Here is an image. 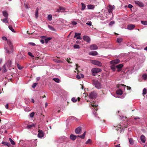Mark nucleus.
<instances>
[{
  "mask_svg": "<svg viewBox=\"0 0 147 147\" xmlns=\"http://www.w3.org/2000/svg\"><path fill=\"white\" fill-rule=\"evenodd\" d=\"M86 132V131H85L82 135L78 136H76L73 134H71L70 136V138L71 140H75L77 138V137H79L82 139H84V138Z\"/></svg>",
  "mask_w": 147,
  "mask_h": 147,
  "instance_id": "nucleus-1",
  "label": "nucleus"
},
{
  "mask_svg": "<svg viewBox=\"0 0 147 147\" xmlns=\"http://www.w3.org/2000/svg\"><path fill=\"white\" fill-rule=\"evenodd\" d=\"M102 70L100 68H93L91 69L92 75L93 76L95 75V74L100 72Z\"/></svg>",
  "mask_w": 147,
  "mask_h": 147,
  "instance_id": "nucleus-2",
  "label": "nucleus"
},
{
  "mask_svg": "<svg viewBox=\"0 0 147 147\" xmlns=\"http://www.w3.org/2000/svg\"><path fill=\"white\" fill-rule=\"evenodd\" d=\"M2 39L3 40H7V43L9 45L10 49L12 51L13 49V46L11 41L10 40H7V38L5 36L2 37Z\"/></svg>",
  "mask_w": 147,
  "mask_h": 147,
  "instance_id": "nucleus-3",
  "label": "nucleus"
},
{
  "mask_svg": "<svg viewBox=\"0 0 147 147\" xmlns=\"http://www.w3.org/2000/svg\"><path fill=\"white\" fill-rule=\"evenodd\" d=\"M91 63L95 65H97L99 67H101L102 64L100 62L97 60H92Z\"/></svg>",
  "mask_w": 147,
  "mask_h": 147,
  "instance_id": "nucleus-4",
  "label": "nucleus"
},
{
  "mask_svg": "<svg viewBox=\"0 0 147 147\" xmlns=\"http://www.w3.org/2000/svg\"><path fill=\"white\" fill-rule=\"evenodd\" d=\"M97 96V94L94 92H92L89 93V97L90 98H95Z\"/></svg>",
  "mask_w": 147,
  "mask_h": 147,
  "instance_id": "nucleus-5",
  "label": "nucleus"
},
{
  "mask_svg": "<svg viewBox=\"0 0 147 147\" xmlns=\"http://www.w3.org/2000/svg\"><path fill=\"white\" fill-rule=\"evenodd\" d=\"M94 84L95 87L98 89H100L101 88L102 86L101 84L98 81H95L94 82Z\"/></svg>",
  "mask_w": 147,
  "mask_h": 147,
  "instance_id": "nucleus-6",
  "label": "nucleus"
},
{
  "mask_svg": "<svg viewBox=\"0 0 147 147\" xmlns=\"http://www.w3.org/2000/svg\"><path fill=\"white\" fill-rule=\"evenodd\" d=\"M38 136L40 138H42L43 137L44 135V132L41 130H39L38 131Z\"/></svg>",
  "mask_w": 147,
  "mask_h": 147,
  "instance_id": "nucleus-7",
  "label": "nucleus"
},
{
  "mask_svg": "<svg viewBox=\"0 0 147 147\" xmlns=\"http://www.w3.org/2000/svg\"><path fill=\"white\" fill-rule=\"evenodd\" d=\"M75 132L76 134H80L82 132V127H79L75 129Z\"/></svg>",
  "mask_w": 147,
  "mask_h": 147,
  "instance_id": "nucleus-8",
  "label": "nucleus"
},
{
  "mask_svg": "<svg viewBox=\"0 0 147 147\" xmlns=\"http://www.w3.org/2000/svg\"><path fill=\"white\" fill-rule=\"evenodd\" d=\"M108 7V12L110 13H111L112 12L113 10L115 9V6L114 5L111 6V5H109V6Z\"/></svg>",
  "mask_w": 147,
  "mask_h": 147,
  "instance_id": "nucleus-9",
  "label": "nucleus"
},
{
  "mask_svg": "<svg viewBox=\"0 0 147 147\" xmlns=\"http://www.w3.org/2000/svg\"><path fill=\"white\" fill-rule=\"evenodd\" d=\"M120 62V60L119 59H116L110 61V63L113 65L118 64Z\"/></svg>",
  "mask_w": 147,
  "mask_h": 147,
  "instance_id": "nucleus-10",
  "label": "nucleus"
},
{
  "mask_svg": "<svg viewBox=\"0 0 147 147\" xmlns=\"http://www.w3.org/2000/svg\"><path fill=\"white\" fill-rule=\"evenodd\" d=\"M123 67V65L122 64H120L117 65L116 66V67L117 69V71L118 72H119L121 71Z\"/></svg>",
  "mask_w": 147,
  "mask_h": 147,
  "instance_id": "nucleus-11",
  "label": "nucleus"
},
{
  "mask_svg": "<svg viewBox=\"0 0 147 147\" xmlns=\"http://www.w3.org/2000/svg\"><path fill=\"white\" fill-rule=\"evenodd\" d=\"M135 3L136 4H137L140 7H142L144 6V4L142 2L140 1H135Z\"/></svg>",
  "mask_w": 147,
  "mask_h": 147,
  "instance_id": "nucleus-12",
  "label": "nucleus"
},
{
  "mask_svg": "<svg viewBox=\"0 0 147 147\" xmlns=\"http://www.w3.org/2000/svg\"><path fill=\"white\" fill-rule=\"evenodd\" d=\"M81 34L80 33H78L76 32L75 33V35L74 36V38H76L78 39H82V38L80 37V35Z\"/></svg>",
  "mask_w": 147,
  "mask_h": 147,
  "instance_id": "nucleus-13",
  "label": "nucleus"
},
{
  "mask_svg": "<svg viewBox=\"0 0 147 147\" xmlns=\"http://www.w3.org/2000/svg\"><path fill=\"white\" fill-rule=\"evenodd\" d=\"M135 26L132 24H130L127 26V29L129 30H131L134 29Z\"/></svg>",
  "mask_w": 147,
  "mask_h": 147,
  "instance_id": "nucleus-14",
  "label": "nucleus"
},
{
  "mask_svg": "<svg viewBox=\"0 0 147 147\" xmlns=\"http://www.w3.org/2000/svg\"><path fill=\"white\" fill-rule=\"evenodd\" d=\"M83 39L86 41L88 42H90V39L89 37L87 36H84L83 38Z\"/></svg>",
  "mask_w": 147,
  "mask_h": 147,
  "instance_id": "nucleus-15",
  "label": "nucleus"
},
{
  "mask_svg": "<svg viewBox=\"0 0 147 147\" xmlns=\"http://www.w3.org/2000/svg\"><path fill=\"white\" fill-rule=\"evenodd\" d=\"M97 46L95 45H90V49L91 50H96L98 49Z\"/></svg>",
  "mask_w": 147,
  "mask_h": 147,
  "instance_id": "nucleus-16",
  "label": "nucleus"
},
{
  "mask_svg": "<svg viewBox=\"0 0 147 147\" xmlns=\"http://www.w3.org/2000/svg\"><path fill=\"white\" fill-rule=\"evenodd\" d=\"M5 64H6V65H7L8 67H11L12 65V61L11 60H8Z\"/></svg>",
  "mask_w": 147,
  "mask_h": 147,
  "instance_id": "nucleus-17",
  "label": "nucleus"
},
{
  "mask_svg": "<svg viewBox=\"0 0 147 147\" xmlns=\"http://www.w3.org/2000/svg\"><path fill=\"white\" fill-rule=\"evenodd\" d=\"M87 8L89 9H93L95 8V6L94 5L91 4L88 5H87Z\"/></svg>",
  "mask_w": 147,
  "mask_h": 147,
  "instance_id": "nucleus-18",
  "label": "nucleus"
},
{
  "mask_svg": "<svg viewBox=\"0 0 147 147\" xmlns=\"http://www.w3.org/2000/svg\"><path fill=\"white\" fill-rule=\"evenodd\" d=\"M140 140L143 143H144L145 142V136L142 135L140 137Z\"/></svg>",
  "mask_w": 147,
  "mask_h": 147,
  "instance_id": "nucleus-19",
  "label": "nucleus"
},
{
  "mask_svg": "<svg viewBox=\"0 0 147 147\" xmlns=\"http://www.w3.org/2000/svg\"><path fill=\"white\" fill-rule=\"evenodd\" d=\"M98 54V53L96 51H93L89 53V55H96Z\"/></svg>",
  "mask_w": 147,
  "mask_h": 147,
  "instance_id": "nucleus-20",
  "label": "nucleus"
},
{
  "mask_svg": "<svg viewBox=\"0 0 147 147\" xmlns=\"http://www.w3.org/2000/svg\"><path fill=\"white\" fill-rule=\"evenodd\" d=\"M35 125L33 123H32L31 125H28L27 126V127L28 129H31L33 127H35Z\"/></svg>",
  "mask_w": 147,
  "mask_h": 147,
  "instance_id": "nucleus-21",
  "label": "nucleus"
},
{
  "mask_svg": "<svg viewBox=\"0 0 147 147\" xmlns=\"http://www.w3.org/2000/svg\"><path fill=\"white\" fill-rule=\"evenodd\" d=\"M116 93L117 94L121 95L123 94V92L122 90L120 89H119L116 91Z\"/></svg>",
  "mask_w": 147,
  "mask_h": 147,
  "instance_id": "nucleus-22",
  "label": "nucleus"
},
{
  "mask_svg": "<svg viewBox=\"0 0 147 147\" xmlns=\"http://www.w3.org/2000/svg\"><path fill=\"white\" fill-rule=\"evenodd\" d=\"M81 4L82 5L81 10H84L86 8V5L83 3H81Z\"/></svg>",
  "mask_w": 147,
  "mask_h": 147,
  "instance_id": "nucleus-23",
  "label": "nucleus"
},
{
  "mask_svg": "<svg viewBox=\"0 0 147 147\" xmlns=\"http://www.w3.org/2000/svg\"><path fill=\"white\" fill-rule=\"evenodd\" d=\"M6 64H5L3 66V68H2V72L3 73H4L5 72H6L7 71V70L6 69Z\"/></svg>",
  "mask_w": 147,
  "mask_h": 147,
  "instance_id": "nucleus-24",
  "label": "nucleus"
},
{
  "mask_svg": "<svg viewBox=\"0 0 147 147\" xmlns=\"http://www.w3.org/2000/svg\"><path fill=\"white\" fill-rule=\"evenodd\" d=\"M123 40V39L121 38H118L117 39V42L118 43H120Z\"/></svg>",
  "mask_w": 147,
  "mask_h": 147,
  "instance_id": "nucleus-25",
  "label": "nucleus"
},
{
  "mask_svg": "<svg viewBox=\"0 0 147 147\" xmlns=\"http://www.w3.org/2000/svg\"><path fill=\"white\" fill-rule=\"evenodd\" d=\"M2 144L6 146H7L8 147H10L11 145L8 142H2Z\"/></svg>",
  "mask_w": 147,
  "mask_h": 147,
  "instance_id": "nucleus-26",
  "label": "nucleus"
},
{
  "mask_svg": "<svg viewBox=\"0 0 147 147\" xmlns=\"http://www.w3.org/2000/svg\"><path fill=\"white\" fill-rule=\"evenodd\" d=\"M3 16L5 18H7L8 14L7 13L6 11H4L3 12Z\"/></svg>",
  "mask_w": 147,
  "mask_h": 147,
  "instance_id": "nucleus-27",
  "label": "nucleus"
},
{
  "mask_svg": "<svg viewBox=\"0 0 147 147\" xmlns=\"http://www.w3.org/2000/svg\"><path fill=\"white\" fill-rule=\"evenodd\" d=\"M52 16L51 14H49L47 17V19L49 21H51L52 20Z\"/></svg>",
  "mask_w": 147,
  "mask_h": 147,
  "instance_id": "nucleus-28",
  "label": "nucleus"
},
{
  "mask_svg": "<svg viewBox=\"0 0 147 147\" xmlns=\"http://www.w3.org/2000/svg\"><path fill=\"white\" fill-rule=\"evenodd\" d=\"M65 10V9L64 8L60 7L59 9L57 10V11L58 12H64Z\"/></svg>",
  "mask_w": 147,
  "mask_h": 147,
  "instance_id": "nucleus-29",
  "label": "nucleus"
},
{
  "mask_svg": "<svg viewBox=\"0 0 147 147\" xmlns=\"http://www.w3.org/2000/svg\"><path fill=\"white\" fill-rule=\"evenodd\" d=\"M52 39V38L51 37H48L47 38L45 39V41L46 43H47L48 42L51 40Z\"/></svg>",
  "mask_w": 147,
  "mask_h": 147,
  "instance_id": "nucleus-30",
  "label": "nucleus"
},
{
  "mask_svg": "<svg viewBox=\"0 0 147 147\" xmlns=\"http://www.w3.org/2000/svg\"><path fill=\"white\" fill-rule=\"evenodd\" d=\"M110 67L111 69L113 71H115L116 66L114 65H112L110 66Z\"/></svg>",
  "mask_w": 147,
  "mask_h": 147,
  "instance_id": "nucleus-31",
  "label": "nucleus"
},
{
  "mask_svg": "<svg viewBox=\"0 0 147 147\" xmlns=\"http://www.w3.org/2000/svg\"><path fill=\"white\" fill-rule=\"evenodd\" d=\"M9 139L12 145H14L15 144V142L11 138H9Z\"/></svg>",
  "mask_w": 147,
  "mask_h": 147,
  "instance_id": "nucleus-32",
  "label": "nucleus"
},
{
  "mask_svg": "<svg viewBox=\"0 0 147 147\" xmlns=\"http://www.w3.org/2000/svg\"><path fill=\"white\" fill-rule=\"evenodd\" d=\"M53 80L57 83H59L60 81L59 79L57 78H53Z\"/></svg>",
  "mask_w": 147,
  "mask_h": 147,
  "instance_id": "nucleus-33",
  "label": "nucleus"
},
{
  "mask_svg": "<svg viewBox=\"0 0 147 147\" xmlns=\"http://www.w3.org/2000/svg\"><path fill=\"white\" fill-rule=\"evenodd\" d=\"M129 142L130 144L132 145L134 143V140L132 138L129 139Z\"/></svg>",
  "mask_w": 147,
  "mask_h": 147,
  "instance_id": "nucleus-34",
  "label": "nucleus"
},
{
  "mask_svg": "<svg viewBox=\"0 0 147 147\" xmlns=\"http://www.w3.org/2000/svg\"><path fill=\"white\" fill-rule=\"evenodd\" d=\"M142 78L145 80H146L147 78V75L144 74L142 76Z\"/></svg>",
  "mask_w": 147,
  "mask_h": 147,
  "instance_id": "nucleus-35",
  "label": "nucleus"
},
{
  "mask_svg": "<svg viewBox=\"0 0 147 147\" xmlns=\"http://www.w3.org/2000/svg\"><path fill=\"white\" fill-rule=\"evenodd\" d=\"M48 27L52 31H53L55 30V29L53 27L51 26L48 25Z\"/></svg>",
  "mask_w": 147,
  "mask_h": 147,
  "instance_id": "nucleus-36",
  "label": "nucleus"
},
{
  "mask_svg": "<svg viewBox=\"0 0 147 147\" xmlns=\"http://www.w3.org/2000/svg\"><path fill=\"white\" fill-rule=\"evenodd\" d=\"M9 29L13 32H15L14 31V29L12 27V26H9Z\"/></svg>",
  "mask_w": 147,
  "mask_h": 147,
  "instance_id": "nucleus-37",
  "label": "nucleus"
},
{
  "mask_svg": "<svg viewBox=\"0 0 147 147\" xmlns=\"http://www.w3.org/2000/svg\"><path fill=\"white\" fill-rule=\"evenodd\" d=\"M89 105L92 107H96L97 106V105H96L95 104L93 103H92V102H90V103L89 104Z\"/></svg>",
  "mask_w": 147,
  "mask_h": 147,
  "instance_id": "nucleus-38",
  "label": "nucleus"
},
{
  "mask_svg": "<svg viewBox=\"0 0 147 147\" xmlns=\"http://www.w3.org/2000/svg\"><path fill=\"white\" fill-rule=\"evenodd\" d=\"M141 22L143 25H147V21H141Z\"/></svg>",
  "mask_w": 147,
  "mask_h": 147,
  "instance_id": "nucleus-39",
  "label": "nucleus"
},
{
  "mask_svg": "<svg viewBox=\"0 0 147 147\" xmlns=\"http://www.w3.org/2000/svg\"><path fill=\"white\" fill-rule=\"evenodd\" d=\"M72 101L73 102H75L77 100V99L76 98L73 97L71 99Z\"/></svg>",
  "mask_w": 147,
  "mask_h": 147,
  "instance_id": "nucleus-40",
  "label": "nucleus"
},
{
  "mask_svg": "<svg viewBox=\"0 0 147 147\" xmlns=\"http://www.w3.org/2000/svg\"><path fill=\"white\" fill-rule=\"evenodd\" d=\"M74 47L75 49H79L80 46L78 45H76L74 46Z\"/></svg>",
  "mask_w": 147,
  "mask_h": 147,
  "instance_id": "nucleus-41",
  "label": "nucleus"
},
{
  "mask_svg": "<svg viewBox=\"0 0 147 147\" xmlns=\"http://www.w3.org/2000/svg\"><path fill=\"white\" fill-rule=\"evenodd\" d=\"M146 89L145 88H144L143 90V94L144 95L146 94Z\"/></svg>",
  "mask_w": 147,
  "mask_h": 147,
  "instance_id": "nucleus-42",
  "label": "nucleus"
},
{
  "mask_svg": "<svg viewBox=\"0 0 147 147\" xmlns=\"http://www.w3.org/2000/svg\"><path fill=\"white\" fill-rule=\"evenodd\" d=\"M3 21L4 22L7 23L8 22V20L7 18H5L3 20Z\"/></svg>",
  "mask_w": 147,
  "mask_h": 147,
  "instance_id": "nucleus-43",
  "label": "nucleus"
},
{
  "mask_svg": "<svg viewBox=\"0 0 147 147\" xmlns=\"http://www.w3.org/2000/svg\"><path fill=\"white\" fill-rule=\"evenodd\" d=\"M34 114L35 113L34 112H32L30 114V117L31 118L33 117L34 115Z\"/></svg>",
  "mask_w": 147,
  "mask_h": 147,
  "instance_id": "nucleus-44",
  "label": "nucleus"
},
{
  "mask_svg": "<svg viewBox=\"0 0 147 147\" xmlns=\"http://www.w3.org/2000/svg\"><path fill=\"white\" fill-rule=\"evenodd\" d=\"M37 84L38 83H34L32 86V88H35L37 85Z\"/></svg>",
  "mask_w": 147,
  "mask_h": 147,
  "instance_id": "nucleus-45",
  "label": "nucleus"
},
{
  "mask_svg": "<svg viewBox=\"0 0 147 147\" xmlns=\"http://www.w3.org/2000/svg\"><path fill=\"white\" fill-rule=\"evenodd\" d=\"M38 11H35V16L36 19H37L38 17Z\"/></svg>",
  "mask_w": 147,
  "mask_h": 147,
  "instance_id": "nucleus-46",
  "label": "nucleus"
},
{
  "mask_svg": "<svg viewBox=\"0 0 147 147\" xmlns=\"http://www.w3.org/2000/svg\"><path fill=\"white\" fill-rule=\"evenodd\" d=\"M91 142V140L90 139H88L87 141L85 143L86 144H88L90 143Z\"/></svg>",
  "mask_w": 147,
  "mask_h": 147,
  "instance_id": "nucleus-47",
  "label": "nucleus"
},
{
  "mask_svg": "<svg viewBox=\"0 0 147 147\" xmlns=\"http://www.w3.org/2000/svg\"><path fill=\"white\" fill-rule=\"evenodd\" d=\"M70 119L71 120L76 121L77 120L76 118L75 117H72V116L71 117Z\"/></svg>",
  "mask_w": 147,
  "mask_h": 147,
  "instance_id": "nucleus-48",
  "label": "nucleus"
},
{
  "mask_svg": "<svg viewBox=\"0 0 147 147\" xmlns=\"http://www.w3.org/2000/svg\"><path fill=\"white\" fill-rule=\"evenodd\" d=\"M115 23V22L113 21H112L110 22L109 24V25L110 26H111L113 24H114Z\"/></svg>",
  "mask_w": 147,
  "mask_h": 147,
  "instance_id": "nucleus-49",
  "label": "nucleus"
},
{
  "mask_svg": "<svg viewBox=\"0 0 147 147\" xmlns=\"http://www.w3.org/2000/svg\"><path fill=\"white\" fill-rule=\"evenodd\" d=\"M28 54L29 56H31L32 57H34V56L30 52H28Z\"/></svg>",
  "mask_w": 147,
  "mask_h": 147,
  "instance_id": "nucleus-50",
  "label": "nucleus"
},
{
  "mask_svg": "<svg viewBox=\"0 0 147 147\" xmlns=\"http://www.w3.org/2000/svg\"><path fill=\"white\" fill-rule=\"evenodd\" d=\"M86 24L90 26L92 25V22L90 21L86 23Z\"/></svg>",
  "mask_w": 147,
  "mask_h": 147,
  "instance_id": "nucleus-51",
  "label": "nucleus"
},
{
  "mask_svg": "<svg viewBox=\"0 0 147 147\" xmlns=\"http://www.w3.org/2000/svg\"><path fill=\"white\" fill-rule=\"evenodd\" d=\"M17 66L18 68L20 69H21L22 68V67L21 66H20L18 64L17 65Z\"/></svg>",
  "mask_w": 147,
  "mask_h": 147,
  "instance_id": "nucleus-52",
  "label": "nucleus"
},
{
  "mask_svg": "<svg viewBox=\"0 0 147 147\" xmlns=\"http://www.w3.org/2000/svg\"><path fill=\"white\" fill-rule=\"evenodd\" d=\"M29 44L30 45L33 46H35V44L34 43L32 42H29Z\"/></svg>",
  "mask_w": 147,
  "mask_h": 147,
  "instance_id": "nucleus-53",
  "label": "nucleus"
},
{
  "mask_svg": "<svg viewBox=\"0 0 147 147\" xmlns=\"http://www.w3.org/2000/svg\"><path fill=\"white\" fill-rule=\"evenodd\" d=\"M118 128H119V127H117V126H114V128H113V129H115L116 130H119V129H118ZM120 129H121V128H120Z\"/></svg>",
  "mask_w": 147,
  "mask_h": 147,
  "instance_id": "nucleus-54",
  "label": "nucleus"
},
{
  "mask_svg": "<svg viewBox=\"0 0 147 147\" xmlns=\"http://www.w3.org/2000/svg\"><path fill=\"white\" fill-rule=\"evenodd\" d=\"M70 60H71V59L70 58L67 59V61L68 63H72V62L70 61Z\"/></svg>",
  "mask_w": 147,
  "mask_h": 147,
  "instance_id": "nucleus-55",
  "label": "nucleus"
},
{
  "mask_svg": "<svg viewBox=\"0 0 147 147\" xmlns=\"http://www.w3.org/2000/svg\"><path fill=\"white\" fill-rule=\"evenodd\" d=\"M128 7L130 8H131L133 7V6L129 4L128 5Z\"/></svg>",
  "mask_w": 147,
  "mask_h": 147,
  "instance_id": "nucleus-56",
  "label": "nucleus"
},
{
  "mask_svg": "<svg viewBox=\"0 0 147 147\" xmlns=\"http://www.w3.org/2000/svg\"><path fill=\"white\" fill-rule=\"evenodd\" d=\"M72 24L74 25H76L77 24V23L75 21L72 22Z\"/></svg>",
  "mask_w": 147,
  "mask_h": 147,
  "instance_id": "nucleus-57",
  "label": "nucleus"
},
{
  "mask_svg": "<svg viewBox=\"0 0 147 147\" xmlns=\"http://www.w3.org/2000/svg\"><path fill=\"white\" fill-rule=\"evenodd\" d=\"M6 53H10L8 49L7 48L6 49Z\"/></svg>",
  "mask_w": 147,
  "mask_h": 147,
  "instance_id": "nucleus-58",
  "label": "nucleus"
},
{
  "mask_svg": "<svg viewBox=\"0 0 147 147\" xmlns=\"http://www.w3.org/2000/svg\"><path fill=\"white\" fill-rule=\"evenodd\" d=\"M40 42L42 44H44L45 42V41L43 40L42 39L40 40Z\"/></svg>",
  "mask_w": 147,
  "mask_h": 147,
  "instance_id": "nucleus-59",
  "label": "nucleus"
},
{
  "mask_svg": "<svg viewBox=\"0 0 147 147\" xmlns=\"http://www.w3.org/2000/svg\"><path fill=\"white\" fill-rule=\"evenodd\" d=\"M24 57L23 56L21 55L20 57V59H24Z\"/></svg>",
  "mask_w": 147,
  "mask_h": 147,
  "instance_id": "nucleus-60",
  "label": "nucleus"
},
{
  "mask_svg": "<svg viewBox=\"0 0 147 147\" xmlns=\"http://www.w3.org/2000/svg\"><path fill=\"white\" fill-rule=\"evenodd\" d=\"M76 77L78 79H80V76L78 75H77Z\"/></svg>",
  "mask_w": 147,
  "mask_h": 147,
  "instance_id": "nucleus-61",
  "label": "nucleus"
},
{
  "mask_svg": "<svg viewBox=\"0 0 147 147\" xmlns=\"http://www.w3.org/2000/svg\"><path fill=\"white\" fill-rule=\"evenodd\" d=\"M30 67L31 68H33L34 67V65H31V64H30Z\"/></svg>",
  "mask_w": 147,
  "mask_h": 147,
  "instance_id": "nucleus-62",
  "label": "nucleus"
},
{
  "mask_svg": "<svg viewBox=\"0 0 147 147\" xmlns=\"http://www.w3.org/2000/svg\"><path fill=\"white\" fill-rule=\"evenodd\" d=\"M127 90H130L131 89V88L130 87H129L128 86H127Z\"/></svg>",
  "mask_w": 147,
  "mask_h": 147,
  "instance_id": "nucleus-63",
  "label": "nucleus"
},
{
  "mask_svg": "<svg viewBox=\"0 0 147 147\" xmlns=\"http://www.w3.org/2000/svg\"><path fill=\"white\" fill-rule=\"evenodd\" d=\"M46 37L45 36H42L40 37V38H43V39H45L46 38Z\"/></svg>",
  "mask_w": 147,
  "mask_h": 147,
  "instance_id": "nucleus-64",
  "label": "nucleus"
}]
</instances>
